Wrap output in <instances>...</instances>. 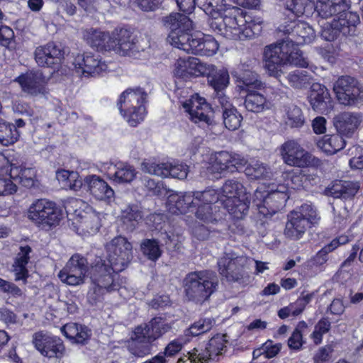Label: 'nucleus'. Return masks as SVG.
<instances>
[{
	"label": "nucleus",
	"mask_w": 363,
	"mask_h": 363,
	"mask_svg": "<svg viewBox=\"0 0 363 363\" xmlns=\"http://www.w3.org/2000/svg\"><path fill=\"white\" fill-rule=\"evenodd\" d=\"M23 294V291L16 284L0 277V294L19 298Z\"/></svg>",
	"instance_id": "54"
},
{
	"label": "nucleus",
	"mask_w": 363,
	"mask_h": 363,
	"mask_svg": "<svg viewBox=\"0 0 363 363\" xmlns=\"http://www.w3.org/2000/svg\"><path fill=\"white\" fill-rule=\"evenodd\" d=\"M359 185L350 181H335L325 189V194L334 198L347 199L353 197L357 192Z\"/></svg>",
	"instance_id": "32"
},
{
	"label": "nucleus",
	"mask_w": 363,
	"mask_h": 363,
	"mask_svg": "<svg viewBox=\"0 0 363 363\" xmlns=\"http://www.w3.org/2000/svg\"><path fill=\"white\" fill-rule=\"evenodd\" d=\"M11 179V174H0V196L11 195L17 191V186Z\"/></svg>",
	"instance_id": "57"
},
{
	"label": "nucleus",
	"mask_w": 363,
	"mask_h": 363,
	"mask_svg": "<svg viewBox=\"0 0 363 363\" xmlns=\"http://www.w3.org/2000/svg\"><path fill=\"white\" fill-rule=\"evenodd\" d=\"M287 79L293 87L298 89L303 87L309 80V77L306 74V72L298 70L289 73Z\"/></svg>",
	"instance_id": "56"
},
{
	"label": "nucleus",
	"mask_w": 363,
	"mask_h": 363,
	"mask_svg": "<svg viewBox=\"0 0 363 363\" xmlns=\"http://www.w3.org/2000/svg\"><path fill=\"white\" fill-rule=\"evenodd\" d=\"M350 0H317L315 11L322 18H345L348 13H356L349 11Z\"/></svg>",
	"instance_id": "24"
},
{
	"label": "nucleus",
	"mask_w": 363,
	"mask_h": 363,
	"mask_svg": "<svg viewBox=\"0 0 363 363\" xmlns=\"http://www.w3.org/2000/svg\"><path fill=\"white\" fill-rule=\"evenodd\" d=\"M330 328V323L326 318L320 320L315 326L314 331L312 333V338L315 344H320L322 342L323 335L327 333Z\"/></svg>",
	"instance_id": "55"
},
{
	"label": "nucleus",
	"mask_w": 363,
	"mask_h": 363,
	"mask_svg": "<svg viewBox=\"0 0 363 363\" xmlns=\"http://www.w3.org/2000/svg\"><path fill=\"white\" fill-rule=\"evenodd\" d=\"M152 342L144 333L143 328L138 325L125 342V345L130 353L135 357H143L150 353Z\"/></svg>",
	"instance_id": "26"
},
{
	"label": "nucleus",
	"mask_w": 363,
	"mask_h": 363,
	"mask_svg": "<svg viewBox=\"0 0 363 363\" xmlns=\"http://www.w3.org/2000/svg\"><path fill=\"white\" fill-rule=\"evenodd\" d=\"M301 327H306V323L304 322L300 323L298 328L294 330L288 340V345L291 349L299 350L303 345L302 334L299 330Z\"/></svg>",
	"instance_id": "62"
},
{
	"label": "nucleus",
	"mask_w": 363,
	"mask_h": 363,
	"mask_svg": "<svg viewBox=\"0 0 363 363\" xmlns=\"http://www.w3.org/2000/svg\"><path fill=\"white\" fill-rule=\"evenodd\" d=\"M234 162L230 154L226 151H220L216 153L213 167L220 172H233L236 169Z\"/></svg>",
	"instance_id": "45"
},
{
	"label": "nucleus",
	"mask_w": 363,
	"mask_h": 363,
	"mask_svg": "<svg viewBox=\"0 0 363 363\" xmlns=\"http://www.w3.org/2000/svg\"><path fill=\"white\" fill-rule=\"evenodd\" d=\"M84 39L92 48L99 52L113 50L122 56L140 58V47L138 40L132 33L126 28L116 30V36H110L108 33L90 28L83 33Z\"/></svg>",
	"instance_id": "4"
},
{
	"label": "nucleus",
	"mask_w": 363,
	"mask_h": 363,
	"mask_svg": "<svg viewBox=\"0 0 363 363\" xmlns=\"http://www.w3.org/2000/svg\"><path fill=\"white\" fill-rule=\"evenodd\" d=\"M11 177L28 189H35L39 186V181L36 179V170L32 167L12 164Z\"/></svg>",
	"instance_id": "31"
},
{
	"label": "nucleus",
	"mask_w": 363,
	"mask_h": 363,
	"mask_svg": "<svg viewBox=\"0 0 363 363\" xmlns=\"http://www.w3.org/2000/svg\"><path fill=\"white\" fill-rule=\"evenodd\" d=\"M91 335V329L84 325H82L79 329L78 334L72 338L71 343L81 346L86 345L89 343Z\"/></svg>",
	"instance_id": "59"
},
{
	"label": "nucleus",
	"mask_w": 363,
	"mask_h": 363,
	"mask_svg": "<svg viewBox=\"0 0 363 363\" xmlns=\"http://www.w3.org/2000/svg\"><path fill=\"white\" fill-rule=\"evenodd\" d=\"M147 94L143 89H127L120 96L117 106L121 114L132 127L143 121L145 116Z\"/></svg>",
	"instance_id": "9"
},
{
	"label": "nucleus",
	"mask_w": 363,
	"mask_h": 363,
	"mask_svg": "<svg viewBox=\"0 0 363 363\" xmlns=\"http://www.w3.org/2000/svg\"><path fill=\"white\" fill-rule=\"evenodd\" d=\"M136 176L135 168L129 164L118 163L116 171L111 178L117 184H129L134 180Z\"/></svg>",
	"instance_id": "42"
},
{
	"label": "nucleus",
	"mask_w": 363,
	"mask_h": 363,
	"mask_svg": "<svg viewBox=\"0 0 363 363\" xmlns=\"http://www.w3.org/2000/svg\"><path fill=\"white\" fill-rule=\"evenodd\" d=\"M183 108L189 114L190 119L194 123L204 122L207 125L212 123L208 116L211 107L203 97L195 94L182 104Z\"/></svg>",
	"instance_id": "23"
},
{
	"label": "nucleus",
	"mask_w": 363,
	"mask_h": 363,
	"mask_svg": "<svg viewBox=\"0 0 363 363\" xmlns=\"http://www.w3.org/2000/svg\"><path fill=\"white\" fill-rule=\"evenodd\" d=\"M345 145V139L339 133L325 135L317 142L318 147L327 155L337 153L342 150Z\"/></svg>",
	"instance_id": "34"
},
{
	"label": "nucleus",
	"mask_w": 363,
	"mask_h": 363,
	"mask_svg": "<svg viewBox=\"0 0 363 363\" xmlns=\"http://www.w3.org/2000/svg\"><path fill=\"white\" fill-rule=\"evenodd\" d=\"M118 272H115L113 265L102 257H96L91 263L87 277L96 286L94 292L88 293V300L91 305L96 303L97 293H102V290L111 292L119 289V284L115 279Z\"/></svg>",
	"instance_id": "7"
},
{
	"label": "nucleus",
	"mask_w": 363,
	"mask_h": 363,
	"mask_svg": "<svg viewBox=\"0 0 363 363\" xmlns=\"http://www.w3.org/2000/svg\"><path fill=\"white\" fill-rule=\"evenodd\" d=\"M158 240L155 238H145L142 240L140 248L142 254L148 260L156 262L162 255V250L161 248Z\"/></svg>",
	"instance_id": "38"
},
{
	"label": "nucleus",
	"mask_w": 363,
	"mask_h": 363,
	"mask_svg": "<svg viewBox=\"0 0 363 363\" xmlns=\"http://www.w3.org/2000/svg\"><path fill=\"white\" fill-rule=\"evenodd\" d=\"M193 192L172 194L167 198L169 211L173 214H185L194 211L196 206Z\"/></svg>",
	"instance_id": "28"
},
{
	"label": "nucleus",
	"mask_w": 363,
	"mask_h": 363,
	"mask_svg": "<svg viewBox=\"0 0 363 363\" xmlns=\"http://www.w3.org/2000/svg\"><path fill=\"white\" fill-rule=\"evenodd\" d=\"M32 249L29 245L21 246L20 252L18 253L13 267H26L27 264L30 259L29 254L31 252Z\"/></svg>",
	"instance_id": "60"
},
{
	"label": "nucleus",
	"mask_w": 363,
	"mask_h": 363,
	"mask_svg": "<svg viewBox=\"0 0 363 363\" xmlns=\"http://www.w3.org/2000/svg\"><path fill=\"white\" fill-rule=\"evenodd\" d=\"M72 64L76 72L86 77L98 75L108 68L98 54L91 52L79 53L75 56Z\"/></svg>",
	"instance_id": "18"
},
{
	"label": "nucleus",
	"mask_w": 363,
	"mask_h": 363,
	"mask_svg": "<svg viewBox=\"0 0 363 363\" xmlns=\"http://www.w3.org/2000/svg\"><path fill=\"white\" fill-rule=\"evenodd\" d=\"M15 35L13 30L7 26H0V44L9 50L15 48Z\"/></svg>",
	"instance_id": "52"
},
{
	"label": "nucleus",
	"mask_w": 363,
	"mask_h": 363,
	"mask_svg": "<svg viewBox=\"0 0 363 363\" xmlns=\"http://www.w3.org/2000/svg\"><path fill=\"white\" fill-rule=\"evenodd\" d=\"M360 22L357 13H348L345 18H333L331 21L321 20L318 22L321 30V37L327 41H333L342 33L343 35H352L356 26Z\"/></svg>",
	"instance_id": "13"
},
{
	"label": "nucleus",
	"mask_w": 363,
	"mask_h": 363,
	"mask_svg": "<svg viewBox=\"0 0 363 363\" xmlns=\"http://www.w3.org/2000/svg\"><path fill=\"white\" fill-rule=\"evenodd\" d=\"M279 30L289 35L286 41H291L296 45L311 43L316 37L313 27L300 20L285 21L279 26Z\"/></svg>",
	"instance_id": "16"
},
{
	"label": "nucleus",
	"mask_w": 363,
	"mask_h": 363,
	"mask_svg": "<svg viewBox=\"0 0 363 363\" xmlns=\"http://www.w3.org/2000/svg\"><path fill=\"white\" fill-rule=\"evenodd\" d=\"M308 101L312 108L320 113H328L332 108V100L325 86L314 83L311 85Z\"/></svg>",
	"instance_id": "25"
},
{
	"label": "nucleus",
	"mask_w": 363,
	"mask_h": 363,
	"mask_svg": "<svg viewBox=\"0 0 363 363\" xmlns=\"http://www.w3.org/2000/svg\"><path fill=\"white\" fill-rule=\"evenodd\" d=\"M280 350L281 345L279 344L268 340L261 347L253 351V358L256 359L260 356H263L265 359L272 358L279 352Z\"/></svg>",
	"instance_id": "49"
},
{
	"label": "nucleus",
	"mask_w": 363,
	"mask_h": 363,
	"mask_svg": "<svg viewBox=\"0 0 363 363\" xmlns=\"http://www.w3.org/2000/svg\"><path fill=\"white\" fill-rule=\"evenodd\" d=\"M219 286L217 274L212 270H200L189 272L183 279L185 298L197 304L209 301Z\"/></svg>",
	"instance_id": "6"
},
{
	"label": "nucleus",
	"mask_w": 363,
	"mask_h": 363,
	"mask_svg": "<svg viewBox=\"0 0 363 363\" xmlns=\"http://www.w3.org/2000/svg\"><path fill=\"white\" fill-rule=\"evenodd\" d=\"M107 262L113 265L115 272H122L133 259V245L123 236L113 238L106 245Z\"/></svg>",
	"instance_id": "11"
},
{
	"label": "nucleus",
	"mask_w": 363,
	"mask_h": 363,
	"mask_svg": "<svg viewBox=\"0 0 363 363\" xmlns=\"http://www.w3.org/2000/svg\"><path fill=\"white\" fill-rule=\"evenodd\" d=\"M280 155L287 165L306 167L311 163V155L296 140H291L281 145Z\"/></svg>",
	"instance_id": "21"
},
{
	"label": "nucleus",
	"mask_w": 363,
	"mask_h": 363,
	"mask_svg": "<svg viewBox=\"0 0 363 363\" xmlns=\"http://www.w3.org/2000/svg\"><path fill=\"white\" fill-rule=\"evenodd\" d=\"M286 9L297 16L309 17L315 11V4L313 0H287Z\"/></svg>",
	"instance_id": "40"
},
{
	"label": "nucleus",
	"mask_w": 363,
	"mask_h": 363,
	"mask_svg": "<svg viewBox=\"0 0 363 363\" xmlns=\"http://www.w3.org/2000/svg\"><path fill=\"white\" fill-rule=\"evenodd\" d=\"M266 93L267 87L257 75L251 73V112L258 113L268 108Z\"/></svg>",
	"instance_id": "29"
},
{
	"label": "nucleus",
	"mask_w": 363,
	"mask_h": 363,
	"mask_svg": "<svg viewBox=\"0 0 363 363\" xmlns=\"http://www.w3.org/2000/svg\"><path fill=\"white\" fill-rule=\"evenodd\" d=\"M284 184L262 183L254 193L253 203L258 213L267 217L276 213L284 206L289 189L303 186V176L299 170L290 169L282 173Z\"/></svg>",
	"instance_id": "3"
},
{
	"label": "nucleus",
	"mask_w": 363,
	"mask_h": 363,
	"mask_svg": "<svg viewBox=\"0 0 363 363\" xmlns=\"http://www.w3.org/2000/svg\"><path fill=\"white\" fill-rule=\"evenodd\" d=\"M64 50L53 42L38 46L34 52L36 63L41 67L58 70L64 60Z\"/></svg>",
	"instance_id": "19"
},
{
	"label": "nucleus",
	"mask_w": 363,
	"mask_h": 363,
	"mask_svg": "<svg viewBox=\"0 0 363 363\" xmlns=\"http://www.w3.org/2000/svg\"><path fill=\"white\" fill-rule=\"evenodd\" d=\"M223 118L226 128L235 130L240 126L242 116L235 108L225 107V110H223Z\"/></svg>",
	"instance_id": "47"
},
{
	"label": "nucleus",
	"mask_w": 363,
	"mask_h": 363,
	"mask_svg": "<svg viewBox=\"0 0 363 363\" xmlns=\"http://www.w3.org/2000/svg\"><path fill=\"white\" fill-rule=\"evenodd\" d=\"M351 238L348 235H340L333 239L328 245L324 246L318 252L314 257V262L316 264L322 265L326 262L327 255L329 252L333 251L341 245L347 243Z\"/></svg>",
	"instance_id": "43"
},
{
	"label": "nucleus",
	"mask_w": 363,
	"mask_h": 363,
	"mask_svg": "<svg viewBox=\"0 0 363 363\" xmlns=\"http://www.w3.org/2000/svg\"><path fill=\"white\" fill-rule=\"evenodd\" d=\"M34 347L45 357L61 359L66 352L63 340L58 336L38 331L33 335Z\"/></svg>",
	"instance_id": "15"
},
{
	"label": "nucleus",
	"mask_w": 363,
	"mask_h": 363,
	"mask_svg": "<svg viewBox=\"0 0 363 363\" xmlns=\"http://www.w3.org/2000/svg\"><path fill=\"white\" fill-rule=\"evenodd\" d=\"M141 183L145 189L153 195H160L162 193V184L149 177H143Z\"/></svg>",
	"instance_id": "63"
},
{
	"label": "nucleus",
	"mask_w": 363,
	"mask_h": 363,
	"mask_svg": "<svg viewBox=\"0 0 363 363\" xmlns=\"http://www.w3.org/2000/svg\"><path fill=\"white\" fill-rule=\"evenodd\" d=\"M225 347V345L223 342V340L221 337L217 336L211 338L207 347H206V353L208 357L206 359L205 356L200 357L199 359L200 361L205 359L206 361L208 359H213L215 357L221 354L223 348Z\"/></svg>",
	"instance_id": "50"
},
{
	"label": "nucleus",
	"mask_w": 363,
	"mask_h": 363,
	"mask_svg": "<svg viewBox=\"0 0 363 363\" xmlns=\"http://www.w3.org/2000/svg\"><path fill=\"white\" fill-rule=\"evenodd\" d=\"M247 260V257L239 255L234 252H225L217 263L222 280L230 284L242 283L245 274V267Z\"/></svg>",
	"instance_id": "12"
},
{
	"label": "nucleus",
	"mask_w": 363,
	"mask_h": 363,
	"mask_svg": "<svg viewBox=\"0 0 363 363\" xmlns=\"http://www.w3.org/2000/svg\"><path fill=\"white\" fill-rule=\"evenodd\" d=\"M21 133L13 123L0 118V143L4 146L14 144L20 138Z\"/></svg>",
	"instance_id": "39"
},
{
	"label": "nucleus",
	"mask_w": 363,
	"mask_h": 363,
	"mask_svg": "<svg viewBox=\"0 0 363 363\" xmlns=\"http://www.w3.org/2000/svg\"><path fill=\"white\" fill-rule=\"evenodd\" d=\"M224 0H196V4L211 18L208 25L215 34L228 39L246 40L250 36V26L245 18L247 11L223 4Z\"/></svg>",
	"instance_id": "2"
},
{
	"label": "nucleus",
	"mask_w": 363,
	"mask_h": 363,
	"mask_svg": "<svg viewBox=\"0 0 363 363\" xmlns=\"http://www.w3.org/2000/svg\"><path fill=\"white\" fill-rule=\"evenodd\" d=\"M144 172L160 176L162 177H171L179 179H186L189 172V166L181 163H160L157 164L145 160L141 164Z\"/></svg>",
	"instance_id": "20"
},
{
	"label": "nucleus",
	"mask_w": 363,
	"mask_h": 363,
	"mask_svg": "<svg viewBox=\"0 0 363 363\" xmlns=\"http://www.w3.org/2000/svg\"><path fill=\"white\" fill-rule=\"evenodd\" d=\"M282 117L286 125L291 128H301L305 123L302 110L295 105L286 106Z\"/></svg>",
	"instance_id": "41"
},
{
	"label": "nucleus",
	"mask_w": 363,
	"mask_h": 363,
	"mask_svg": "<svg viewBox=\"0 0 363 363\" xmlns=\"http://www.w3.org/2000/svg\"><path fill=\"white\" fill-rule=\"evenodd\" d=\"M185 13L172 12L161 18L162 26L169 31L167 41L187 53L211 56L218 50L217 40L210 35L192 33L194 22Z\"/></svg>",
	"instance_id": "1"
},
{
	"label": "nucleus",
	"mask_w": 363,
	"mask_h": 363,
	"mask_svg": "<svg viewBox=\"0 0 363 363\" xmlns=\"http://www.w3.org/2000/svg\"><path fill=\"white\" fill-rule=\"evenodd\" d=\"M350 155L355 154L350 160V166L352 169H363V148L360 146H354L352 149Z\"/></svg>",
	"instance_id": "61"
},
{
	"label": "nucleus",
	"mask_w": 363,
	"mask_h": 363,
	"mask_svg": "<svg viewBox=\"0 0 363 363\" xmlns=\"http://www.w3.org/2000/svg\"><path fill=\"white\" fill-rule=\"evenodd\" d=\"M264 67L268 74L277 79L284 72L286 65L307 67L308 62L296 45L291 41H281L271 44L264 48L263 55Z\"/></svg>",
	"instance_id": "5"
},
{
	"label": "nucleus",
	"mask_w": 363,
	"mask_h": 363,
	"mask_svg": "<svg viewBox=\"0 0 363 363\" xmlns=\"http://www.w3.org/2000/svg\"><path fill=\"white\" fill-rule=\"evenodd\" d=\"M28 218L36 225L49 228L56 226L63 218L62 209L52 201L37 199L28 210Z\"/></svg>",
	"instance_id": "10"
},
{
	"label": "nucleus",
	"mask_w": 363,
	"mask_h": 363,
	"mask_svg": "<svg viewBox=\"0 0 363 363\" xmlns=\"http://www.w3.org/2000/svg\"><path fill=\"white\" fill-rule=\"evenodd\" d=\"M362 122L358 113L345 112L337 115L334 119V125L340 135H351Z\"/></svg>",
	"instance_id": "30"
},
{
	"label": "nucleus",
	"mask_w": 363,
	"mask_h": 363,
	"mask_svg": "<svg viewBox=\"0 0 363 363\" xmlns=\"http://www.w3.org/2000/svg\"><path fill=\"white\" fill-rule=\"evenodd\" d=\"M89 268L86 257L79 254H74L59 272L58 277L63 283L78 286L84 283Z\"/></svg>",
	"instance_id": "14"
},
{
	"label": "nucleus",
	"mask_w": 363,
	"mask_h": 363,
	"mask_svg": "<svg viewBox=\"0 0 363 363\" xmlns=\"http://www.w3.org/2000/svg\"><path fill=\"white\" fill-rule=\"evenodd\" d=\"M84 189L101 201H110L115 194L112 188L96 175H88L84 178Z\"/></svg>",
	"instance_id": "27"
},
{
	"label": "nucleus",
	"mask_w": 363,
	"mask_h": 363,
	"mask_svg": "<svg viewBox=\"0 0 363 363\" xmlns=\"http://www.w3.org/2000/svg\"><path fill=\"white\" fill-rule=\"evenodd\" d=\"M320 216L316 208L304 203L288 215L284 235L286 238L298 240L303 238L306 230L318 224Z\"/></svg>",
	"instance_id": "8"
},
{
	"label": "nucleus",
	"mask_w": 363,
	"mask_h": 363,
	"mask_svg": "<svg viewBox=\"0 0 363 363\" xmlns=\"http://www.w3.org/2000/svg\"><path fill=\"white\" fill-rule=\"evenodd\" d=\"M249 203L247 194H243L242 197L235 198L234 200L223 201L224 208L236 219H242L247 215Z\"/></svg>",
	"instance_id": "36"
},
{
	"label": "nucleus",
	"mask_w": 363,
	"mask_h": 363,
	"mask_svg": "<svg viewBox=\"0 0 363 363\" xmlns=\"http://www.w3.org/2000/svg\"><path fill=\"white\" fill-rule=\"evenodd\" d=\"M333 351L330 345L320 348L314 356L315 363H329Z\"/></svg>",
	"instance_id": "64"
},
{
	"label": "nucleus",
	"mask_w": 363,
	"mask_h": 363,
	"mask_svg": "<svg viewBox=\"0 0 363 363\" xmlns=\"http://www.w3.org/2000/svg\"><path fill=\"white\" fill-rule=\"evenodd\" d=\"M138 326L143 328L144 333L152 342L160 338L171 329L169 324L162 317L152 318L148 323Z\"/></svg>",
	"instance_id": "33"
},
{
	"label": "nucleus",
	"mask_w": 363,
	"mask_h": 363,
	"mask_svg": "<svg viewBox=\"0 0 363 363\" xmlns=\"http://www.w3.org/2000/svg\"><path fill=\"white\" fill-rule=\"evenodd\" d=\"M215 324V320L211 318H200L194 323L186 330V335L199 336L211 330Z\"/></svg>",
	"instance_id": "48"
},
{
	"label": "nucleus",
	"mask_w": 363,
	"mask_h": 363,
	"mask_svg": "<svg viewBox=\"0 0 363 363\" xmlns=\"http://www.w3.org/2000/svg\"><path fill=\"white\" fill-rule=\"evenodd\" d=\"M196 206L199 205H212L218 200V195L214 189H206L203 191L193 192Z\"/></svg>",
	"instance_id": "51"
},
{
	"label": "nucleus",
	"mask_w": 363,
	"mask_h": 363,
	"mask_svg": "<svg viewBox=\"0 0 363 363\" xmlns=\"http://www.w3.org/2000/svg\"><path fill=\"white\" fill-rule=\"evenodd\" d=\"M333 90L339 102L344 105H353L363 99V91L356 80L348 76L340 77L335 83Z\"/></svg>",
	"instance_id": "17"
},
{
	"label": "nucleus",
	"mask_w": 363,
	"mask_h": 363,
	"mask_svg": "<svg viewBox=\"0 0 363 363\" xmlns=\"http://www.w3.org/2000/svg\"><path fill=\"white\" fill-rule=\"evenodd\" d=\"M217 206L212 205L196 206L195 215L197 218L206 223H214L221 218L216 211Z\"/></svg>",
	"instance_id": "46"
},
{
	"label": "nucleus",
	"mask_w": 363,
	"mask_h": 363,
	"mask_svg": "<svg viewBox=\"0 0 363 363\" xmlns=\"http://www.w3.org/2000/svg\"><path fill=\"white\" fill-rule=\"evenodd\" d=\"M81 224L82 227L90 234L97 233L101 227L100 218L95 213H91L83 218Z\"/></svg>",
	"instance_id": "53"
},
{
	"label": "nucleus",
	"mask_w": 363,
	"mask_h": 363,
	"mask_svg": "<svg viewBox=\"0 0 363 363\" xmlns=\"http://www.w3.org/2000/svg\"><path fill=\"white\" fill-rule=\"evenodd\" d=\"M270 173L269 169L262 162L251 161V179L267 178Z\"/></svg>",
	"instance_id": "58"
},
{
	"label": "nucleus",
	"mask_w": 363,
	"mask_h": 363,
	"mask_svg": "<svg viewBox=\"0 0 363 363\" xmlns=\"http://www.w3.org/2000/svg\"><path fill=\"white\" fill-rule=\"evenodd\" d=\"M243 194H247L245 188L239 182L236 180H228L222 186V196L225 197L223 201H228V200H234L238 197H242Z\"/></svg>",
	"instance_id": "44"
},
{
	"label": "nucleus",
	"mask_w": 363,
	"mask_h": 363,
	"mask_svg": "<svg viewBox=\"0 0 363 363\" xmlns=\"http://www.w3.org/2000/svg\"><path fill=\"white\" fill-rule=\"evenodd\" d=\"M13 82L18 83L22 91L30 96H37L48 93L45 87L46 78L40 70H32L21 74Z\"/></svg>",
	"instance_id": "22"
},
{
	"label": "nucleus",
	"mask_w": 363,
	"mask_h": 363,
	"mask_svg": "<svg viewBox=\"0 0 363 363\" xmlns=\"http://www.w3.org/2000/svg\"><path fill=\"white\" fill-rule=\"evenodd\" d=\"M207 81L214 91H225L230 83V76L226 68L212 66L207 74Z\"/></svg>",
	"instance_id": "35"
},
{
	"label": "nucleus",
	"mask_w": 363,
	"mask_h": 363,
	"mask_svg": "<svg viewBox=\"0 0 363 363\" xmlns=\"http://www.w3.org/2000/svg\"><path fill=\"white\" fill-rule=\"evenodd\" d=\"M233 77L235 78L236 88L240 94L245 93V101L247 102V96L250 95V65L248 62H242L238 66V69L232 73Z\"/></svg>",
	"instance_id": "37"
}]
</instances>
